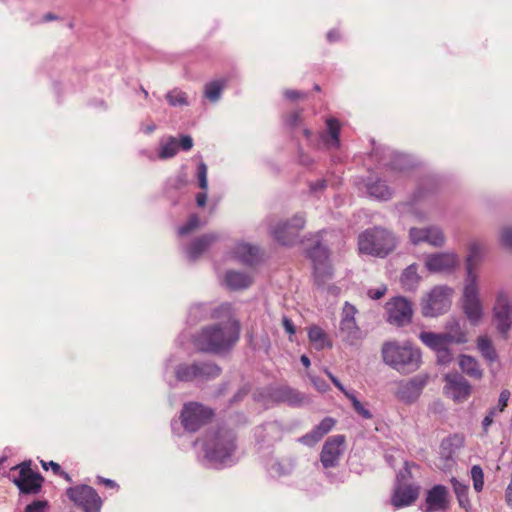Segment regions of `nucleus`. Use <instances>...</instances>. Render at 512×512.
Wrapping results in <instances>:
<instances>
[{"label": "nucleus", "mask_w": 512, "mask_h": 512, "mask_svg": "<svg viewBox=\"0 0 512 512\" xmlns=\"http://www.w3.org/2000/svg\"><path fill=\"white\" fill-rule=\"evenodd\" d=\"M321 439L317 436V434L315 433L314 430H312L311 432L303 435L302 437H300L298 439V441L304 445H307V446H313L315 445L317 442H319Z\"/></svg>", "instance_id": "45"}, {"label": "nucleus", "mask_w": 512, "mask_h": 512, "mask_svg": "<svg viewBox=\"0 0 512 512\" xmlns=\"http://www.w3.org/2000/svg\"><path fill=\"white\" fill-rule=\"evenodd\" d=\"M178 152V142L175 137H169L166 142L160 145L159 158L168 159L174 157Z\"/></svg>", "instance_id": "38"}, {"label": "nucleus", "mask_w": 512, "mask_h": 512, "mask_svg": "<svg viewBox=\"0 0 512 512\" xmlns=\"http://www.w3.org/2000/svg\"><path fill=\"white\" fill-rule=\"evenodd\" d=\"M272 396L276 401L286 402L289 405L295 406L302 404L305 399L302 393L288 386H281L275 389Z\"/></svg>", "instance_id": "25"}, {"label": "nucleus", "mask_w": 512, "mask_h": 512, "mask_svg": "<svg viewBox=\"0 0 512 512\" xmlns=\"http://www.w3.org/2000/svg\"><path fill=\"white\" fill-rule=\"evenodd\" d=\"M226 283L232 289H245L252 283V278L244 273L229 271L226 274Z\"/></svg>", "instance_id": "30"}, {"label": "nucleus", "mask_w": 512, "mask_h": 512, "mask_svg": "<svg viewBox=\"0 0 512 512\" xmlns=\"http://www.w3.org/2000/svg\"><path fill=\"white\" fill-rule=\"evenodd\" d=\"M464 444V437L460 435H452L445 438L441 442L440 450L441 455L446 459H451L453 455L459 450Z\"/></svg>", "instance_id": "28"}, {"label": "nucleus", "mask_w": 512, "mask_h": 512, "mask_svg": "<svg viewBox=\"0 0 512 512\" xmlns=\"http://www.w3.org/2000/svg\"><path fill=\"white\" fill-rule=\"evenodd\" d=\"M344 395L351 401L354 410L362 416L364 419H371V412L366 409L362 403L355 397V395L349 391H344Z\"/></svg>", "instance_id": "40"}, {"label": "nucleus", "mask_w": 512, "mask_h": 512, "mask_svg": "<svg viewBox=\"0 0 512 512\" xmlns=\"http://www.w3.org/2000/svg\"><path fill=\"white\" fill-rule=\"evenodd\" d=\"M421 277L417 273L415 264L409 265L401 275V283L407 290H413L419 283Z\"/></svg>", "instance_id": "34"}, {"label": "nucleus", "mask_w": 512, "mask_h": 512, "mask_svg": "<svg viewBox=\"0 0 512 512\" xmlns=\"http://www.w3.org/2000/svg\"><path fill=\"white\" fill-rule=\"evenodd\" d=\"M308 255L313 262L314 272L317 278L323 279L331 276V266L328 262L329 254L324 246L317 243L311 250H309Z\"/></svg>", "instance_id": "19"}, {"label": "nucleus", "mask_w": 512, "mask_h": 512, "mask_svg": "<svg viewBox=\"0 0 512 512\" xmlns=\"http://www.w3.org/2000/svg\"><path fill=\"white\" fill-rule=\"evenodd\" d=\"M437 357H438V361L442 364H446L448 362H450L451 360V355H450V352L448 350V347H446V351L445 352H437Z\"/></svg>", "instance_id": "53"}, {"label": "nucleus", "mask_w": 512, "mask_h": 512, "mask_svg": "<svg viewBox=\"0 0 512 512\" xmlns=\"http://www.w3.org/2000/svg\"><path fill=\"white\" fill-rule=\"evenodd\" d=\"M494 419L488 415H486L482 421V428H483V432L485 434L488 433V428L489 426L493 423Z\"/></svg>", "instance_id": "58"}, {"label": "nucleus", "mask_w": 512, "mask_h": 512, "mask_svg": "<svg viewBox=\"0 0 512 512\" xmlns=\"http://www.w3.org/2000/svg\"><path fill=\"white\" fill-rule=\"evenodd\" d=\"M477 347L481 352L482 356L490 362H494L497 359L496 351L492 345L491 340L487 336H480L477 340Z\"/></svg>", "instance_id": "36"}, {"label": "nucleus", "mask_w": 512, "mask_h": 512, "mask_svg": "<svg viewBox=\"0 0 512 512\" xmlns=\"http://www.w3.org/2000/svg\"><path fill=\"white\" fill-rule=\"evenodd\" d=\"M67 496L84 512H100L102 500L96 490L88 485H79L67 489Z\"/></svg>", "instance_id": "9"}, {"label": "nucleus", "mask_w": 512, "mask_h": 512, "mask_svg": "<svg viewBox=\"0 0 512 512\" xmlns=\"http://www.w3.org/2000/svg\"><path fill=\"white\" fill-rule=\"evenodd\" d=\"M427 373L417 374L409 379L396 382L395 397L405 404L415 403L429 382Z\"/></svg>", "instance_id": "8"}, {"label": "nucleus", "mask_w": 512, "mask_h": 512, "mask_svg": "<svg viewBox=\"0 0 512 512\" xmlns=\"http://www.w3.org/2000/svg\"><path fill=\"white\" fill-rule=\"evenodd\" d=\"M367 190L369 195L378 199L386 200L391 196V191L389 187L383 181L380 180L368 184Z\"/></svg>", "instance_id": "37"}, {"label": "nucleus", "mask_w": 512, "mask_h": 512, "mask_svg": "<svg viewBox=\"0 0 512 512\" xmlns=\"http://www.w3.org/2000/svg\"><path fill=\"white\" fill-rule=\"evenodd\" d=\"M419 339L423 344L436 352H445L446 347H448L449 344L453 341L458 343L466 341L464 333H461L458 337L454 338L449 333L438 334L433 332H421Z\"/></svg>", "instance_id": "18"}, {"label": "nucleus", "mask_w": 512, "mask_h": 512, "mask_svg": "<svg viewBox=\"0 0 512 512\" xmlns=\"http://www.w3.org/2000/svg\"><path fill=\"white\" fill-rule=\"evenodd\" d=\"M326 131L320 134L321 141L327 148L337 149L340 146V129L341 125L335 118H329L326 120Z\"/></svg>", "instance_id": "23"}, {"label": "nucleus", "mask_w": 512, "mask_h": 512, "mask_svg": "<svg viewBox=\"0 0 512 512\" xmlns=\"http://www.w3.org/2000/svg\"><path fill=\"white\" fill-rule=\"evenodd\" d=\"M198 365L193 364H180L176 367L175 376L179 381L189 382L198 379Z\"/></svg>", "instance_id": "33"}, {"label": "nucleus", "mask_w": 512, "mask_h": 512, "mask_svg": "<svg viewBox=\"0 0 512 512\" xmlns=\"http://www.w3.org/2000/svg\"><path fill=\"white\" fill-rule=\"evenodd\" d=\"M206 200H207V195L206 193H198L197 196H196V202H197V205L200 206V207H203L205 206L206 204Z\"/></svg>", "instance_id": "59"}, {"label": "nucleus", "mask_w": 512, "mask_h": 512, "mask_svg": "<svg viewBox=\"0 0 512 512\" xmlns=\"http://www.w3.org/2000/svg\"><path fill=\"white\" fill-rule=\"evenodd\" d=\"M301 363L306 367L308 368L310 366V359L308 358V356L306 355H302L301 358Z\"/></svg>", "instance_id": "62"}, {"label": "nucleus", "mask_w": 512, "mask_h": 512, "mask_svg": "<svg viewBox=\"0 0 512 512\" xmlns=\"http://www.w3.org/2000/svg\"><path fill=\"white\" fill-rule=\"evenodd\" d=\"M471 477L473 480L474 489L477 492L482 491L484 486V474L482 468L479 465H474L471 468Z\"/></svg>", "instance_id": "42"}, {"label": "nucleus", "mask_w": 512, "mask_h": 512, "mask_svg": "<svg viewBox=\"0 0 512 512\" xmlns=\"http://www.w3.org/2000/svg\"><path fill=\"white\" fill-rule=\"evenodd\" d=\"M510 396H511V393L509 390L504 389L501 391V393L499 395V399H498V406H497L499 412H503L505 410V408L508 405Z\"/></svg>", "instance_id": "46"}, {"label": "nucleus", "mask_w": 512, "mask_h": 512, "mask_svg": "<svg viewBox=\"0 0 512 512\" xmlns=\"http://www.w3.org/2000/svg\"><path fill=\"white\" fill-rule=\"evenodd\" d=\"M308 337L310 342L317 350H322L325 347H331L332 344L327 339V335L319 326H311L308 330Z\"/></svg>", "instance_id": "31"}, {"label": "nucleus", "mask_w": 512, "mask_h": 512, "mask_svg": "<svg viewBox=\"0 0 512 512\" xmlns=\"http://www.w3.org/2000/svg\"><path fill=\"white\" fill-rule=\"evenodd\" d=\"M386 292H387L386 285H381L378 288L369 289L367 294L371 299L377 300V299L382 298L386 294Z\"/></svg>", "instance_id": "49"}, {"label": "nucleus", "mask_w": 512, "mask_h": 512, "mask_svg": "<svg viewBox=\"0 0 512 512\" xmlns=\"http://www.w3.org/2000/svg\"><path fill=\"white\" fill-rule=\"evenodd\" d=\"M356 313L357 309L355 306L348 302L344 304L339 325V335L343 341L350 345H355L363 338L362 331L355 320Z\"/></svg>", "instance_id": "10"}, {"label": "nucleus", "mask_w": 512, "mask_h": 512, "mask_svg": "<svg viewBox=\"0 0 512 512\" xmlns=\"http://www.w3.org/2000/svg\"><path fill=\"white\" fill-rule=\"evenodd\" d=\"M216 239L215 235L206 234L193 240L187 249L189 259L194 261L199 258Z\"/></svg>", "instance_id": "24"}, {"label": "nucleus", "mask_w": 512, "mask_h": 512, "mask_svg": "<svg viewBox=\"0 0 512 512\" xmlns=\"http://www.w3.org/2000/svg\"><path fill=\"white\" fill-rule=\"evenodd\" d=\"M457 255L454 253H436L426 258L425 266L430 272L448 271L456 266Z\"/></svg>", "instance_id": "21"}, {"label": "nucleus", "mask_w": 512, "mask_h": 512, "mask_svg": "<svg viewBox=\"0 0 512 512\" xmlns=\"http://www.w3.org/2000/svg\"><path fill=\"white\" fill-rule=\"evenodd\" d=\"M453 290L447 286H435L422 302V313L436 317L447 312L451 306Z\"/></svg>", "instance_id": "6"}, {"label": "nucleus", "mask_w": 512, "mask_h": 512, "mask_svg": "<svg viewBox=\"0 0 512 512\" xmlns=\"http://www.w3.org/2000/svg\"><path fill=\"white\" fill-rule=\"evenodd\" d=\"M198 365V379L216 378L221 373V368L212 362L196 363Z\"/></svg>", "instance_id": "35"}, {"label": "nucleus", "mask_w": 512, "mask_h": 512, "mask_svg": "<svg viewBox=\"0 0 512 512\" xmlns=\"http://www.w3.org/2000/svg\"><path fill=\"white\" fill-rule=\"evenodd\" d=\"M448 489L443 485H436L430 489L426 496V512L443 511L448 506Z\"/></svg>", "instance_id": "22"}, {"label": "nucleus", "mask_w": 512, "mask_h": 512, "mask_svg": "<svg viewBox=\"0 0 512 512\" xmlns=\"http://www.w3.org/2000/svg\"><path fill=\"white\" fill-rule=\"evenodd\" d=\"M358 246L361 253L384 257L395 249L396 239L388 230L375 227L359 236Z\"/></svg>", "instance_id": "4"}, {"label": "nucleus", "mask_w": 512, "mask_h": 512, "mask_svg": "<svg viewBox=\"0 0 512 512\" xmlns=\"http://www.w3.org/2000/svg\"><path fill=\"white\" fill-rule=\"evenodd\" d=\"M464 444V437L460 435H452L445 438L441 442L440 450L441 455L446 459H451L453 455L459 450Z\"/></svg>", "instance_id": "27"}, {"label": "nucleus", "mask_w": 512, "mask_h": 512, "mask_svg": "<svg viewBox=\"0 0 512 512\" xmlns=\"http://www.w3.org/2000/svg\"><path fill=\"white\" fill-rule=\"evenodd\" d=\"M327 376L330 378L332 383L344 394V391H347L341 382L329 371H326Z\"/></svg>", "instance_id": "56"}, {"label": "nucleus", "mask_w": 512, "mask_h": 512, "mask_svg": "<svg viewBox=\"0 0 512 512\" xmlns=\"http://www.w3.org/2000/svg\"><path fill=\"white\" fill-rule=\"evenodd\" d=\"M226 84L227 80L224 78L215 79L208 82L205 85L204 96H220Z\"/></svg>", "instance_id": "39"}, {"label": "nucleus", "mask_w": 512, "mask_h": 512, "mask_svg": "<svg viewBox=\"0 0 512 512\" xmlns=\"http://www.w3.org/2000/svg\"><path fill=\"white\" fill-rule=\"evenodd\" d=\"M234 256L246 265H254L259 260V249L245 243H239L234 249Z\"/></svg>", "instance_id": "26"}, {"label": "nucleus", "mask_w": 512, "mask_h": 512, "mask_svg": "<svg viewBox=\"0 0 512 512\" xmlns=\"http://www.w3.org/2000/svg\"><path fill=\"white\" fill-rule=\"evenodd\" d=\"M387 321L396 326H405L412 320V304L404 297H394L386 303Z\"/></svg>", "instance_id": "13"}, {"label": "nucleus", "mask_w": 512, "mask_h": 512, "mask_svg": "<svg viewBox=\"0 0 512 512\" xmlns=\"http://www.w3.org/2000/svg\"><path fill=\"white\" fill-rule=\"evenodd\" d=\"M213 415L212 409L197 402H189L184 404L180 419L185 430L196 432L209 423Z\"/></svg>", "instance_id": "7"}, {"label": "nucleus", "mask_w": 512, "mask_h": 512, "mask_svg": "<svg viewBox=\"0 0 512 512\" xmlns=\"http://www.w3.org/2000/svg\"><path fill=\"white\" fill-rule=\"evenodd\" d=\"M41 466L44 470H48L49 468L52 469V471L55 475H57L58 473H61V466L54 461L46 462V461L42 460Z\"/></svg>", "instance_id": "51"}, {"label": "nucleus", "mask_w": 512, "mask_h": 512, "mask_svg": "<svg viewBox=\"0 0 512 512\" xmlns=\"http://www.w3.org/2000/svg\"><path fill=\"white\" fill-rule=\"evenodd\" d=\"M406 475L411 477L410 464L408 462H405L404 471H401L397 476L398 484L392 496V504L397 508L411 505L419 496V486L402 483Z\"/></svg>", "instance_id": "11"}, {"label": "nucleus", "mask_w": 512, "mask_h": 512, "mask_svg": "<svg viewBox=\"0 0 512 512\" xmlns=\"http://www.w3.org/2000/svg\"><path fill=\"white\" fill-rule=\"evenodd\" d=\"M483 246L480 242L473 241L469 245L467 256V283L464 287L462 302L463 310L469 321L476 325L482 317V305L478 296L477 275L474 267L481 255Z\"/></svg>", "instance_id": "3"}, {"label": "nucleus", "mask_w": 512, "mask_h": 512, "mask_svg": "<svg viewBox=\"0 0 512 512\" xmlns=\"http://www.w3.org/2000/svg\"><path fill=\"white\" fill-rule=\"evenodd\" d=\"M506 501H507L508 505L512 507V488L507 487Z\"/></svg>", "instance_id": "61"}, {"label": "nucleus", "mask_w": 512, "mask_h": 512, "mask_svg": "<svg viewBox=\"0 0 512 512\" xmlns=\"http://www.w3.org/2000/svg\"><path fill=\"white\" fill-rule=\"evenodd\" d=\"M181 148L184 151H189L193 147V139L189 135L181 136L180 141L178 143V148Z\"/></svg>", "instance_id": "50"}, {"label": "nucleus", "mask_w": 512, "mask_h": 512, "mask_svg": "<svg viewBox=\"0 0 512 512\" xmlns=\"http://www.w3.org/2000/svg\"><path fill=\"white\" fill-rule=\"evenodd\" d=\"M382 361L401 374L417 371L422 364V354L419 348L406 341H385L381 346Z\"/></svg>", "instance_id": "2"}, {"label": "nucleus", "mask_w": 512, "mask_h": 512, "mask_svg": "<svg viewBox=\"0 0 512 512\" xmlns=\"http://www.w3.org/2000/svg\"><path fill=\"white\" fill-rule=\"evenodd\" d=\"M510 302L504 293H499L494 306L493 322L498 331L506 338L511 327Z\"/></svg>", "instance_id": "16"}, {"label": "nucleus", "mask_w": 512, "mask_h": 512, "mask_svg": "<svg viewBox=\"0 0 512 512\" xmlns=\"http://www.w3.org/2000/svg\"><path fill=\"white\" fill-rule=\"evenodd\" d=\"M345 436L334 435L326 440L320 454V461L324 468L335 467L343 453Z\"/></svg>", "instance_id": "15"}, {"label": "nucleus", "mask_w": 512, "mask_h": 512, "mask_svg": "<svg viewBox=\"0 0 512 512\" xmlns=\"http://www.w3.org/2000/svg\"><path fill=\"white\" fill-rule=\"evenodd\" d=\"M327 39L329 42H336L337 40L340 39V33L339 31L333 29V30H330L328 33H327Z\"/></svg>", "instance_id": "57"}, {"label": "nucleus", "mask_w": 512, "mask_h": 512, "mask_svg": "<svg viewBox=\"0 0 512 512\" xmlns=\"http://www.w3.org/2000/svg\"><path fill=\"white\" fill-rule=\"evenodd\" d=\"M198 180L200 188L206 190L208 187L207 166L204 163H200L198 166Z\"/></svg>", "instance_id": "44"}, {"label": "nucleus", "mask_w": 512, "mask_h": 512, "mask_svg": "<svg viewBox=\"0 0 512 512\" xmlns=\"http://www.w3.org/2000/svg\"><path fill=\"white\" fill-rule=\"evenodd\" d=\"M312 382H313L314 386L317 388V390H319L321 392L327 391L328 385L324 380L315 377L312 379Z\"/></svg>", "instance_id": "52"}, {"label": "nucleus", "mask_w": 512, "mask_h": 512, "mask_svg": "<svg viewBox=\"0 0 512 512\" xmlns=\"http://www.w3.org/2000/svg\"><path fill=\"white\" fill-rule=\"evenodd\" d=\"M235 435L230 430H218L207 436L204 447L208 457L223 461L230 457L235 450Z\"/></svg>", "instance_id": "5"}, {"label": "nucleus", "mask_w": 512, "mask_h": 512, "mask_svg": "<svg viewBox=\"0 0 512 512\" xmlns=\"http://www.w3.org/2000/svg\"><path fill=\"white\" fill-rule=\"evenodd\" d=\"M57 475L63 477L67 482H72L71 476L68 473H66L65 471H63L62 469H61V473H58Z\"/></svg>", "instance_id": "63"}, {"label": "nucleus", "mask_w": 512, "mask_h": 512, "mask_svg": "<svg viewBox=\"0 0 512 512\" xmlns=\"http://www.w3.org/2000/svg\"><path fill=\"white\" fill-rule=\"evenodd\" d=\"M336 424V420L332 417L324 418L313 430L317 434V436L322 439L326 434H328Z\"/></svg>", "instance_id": "41"}, {"label": "nucleus", "mask_w": 512, "mask_h": 512, "mask_svg": "<svg viewBox=\"0 0 512 512\" xmlns=\"http://www.w3.org/2000/svg\"><path fill=\"white\" fill-rule=\"evenodd\" d=\"M451 484L453 486L454 493L456 494L459 506L466 512H470L471 503L468 497V486L458 481L456 478L451 479Z\"/></svg>", "instance_id": "29"}, {"label": "nucleus", "mask_w": 512, "mask_h": 512, "mask_svg": "<svg viewBox=\"0 0 512 512\" xmlns=\"http://www.w3.org/2000/svg\"><path fill=\"white\" fill-rule=\"evenodd\" d=\"M97 480H98L99 483L105 485L108 488H111V489L118 488V484L115 481L111 480V479H106V478H103V477H98Z\"/></svg>", "instance_id": "55"}, {"label": "nucleus", "mask_w": 512, "mask_h": 512, "mask_svg": "<svg viewBox=\"0 0 512 512\" xmlns=\"http://www.w3.org/2000/svg\"><path fill=\"white\" fill-rule=\"evenodd\" d=\"M501 242L505 247L512 248V228L506 227L501 231Z\"/></svg>", "instance_id": "47"}, {"label": "nucleus", "mask_w": 512, "mask_h": 512, "mask_svg": "<svg viewBox=\"0 0 512 512\" xmlns=\"http://www.w3.org/2000/svg\"><path fill=\"white\" fill-rule=\"evenodd\" d=\"M169 103L172 106L187 104L186 98H182V97H179V98H169Z\"/></svg>", "instance_id": "60"}, {"label": "nucleus", "mask_w": 512, "mask_h": 512, "mask_svg": "<svg viewBox=\"0 0 512 512\" xmlns=\"http://www.w3.org/2000/svg\"><path fill=\"white\" fill-rule=\"evenodd\" d=\"M445 381L446 393L450 395L455 402H463L470 396L471 386L463 376L457 373L447 374Z\"/></svg>", "instance_id": "17"}, {"label": "nucleus", "mask_w": 512, "mask_h": 512, "mask_svg": "<svg viewBox=\"0 0 512 512\" xmlns=\"http://www.w3.org/2000/svg\"><path fill=\"white\" fill-rule=\"evenodd\" d=\"M459 366L461 370L468 376L480 379L482 377V370L475 358L467 355H462L459 359Z\"/></svg>", "instance_id": "32"}, {"label": "nucleus", "mask_w": 512, "mask_h": 512, "mask_svg": "<svg viewBox=\"0 0 512 512\" xmlns=\"http://www.w3.org/2000/svg\"><path fill=\"white\" fill-rule=\"evenodd\" d=\"M283 326H284V329L286 330V332L289 333L290 335L295 333L294 324L289 318H287V317L283 318Z\"/></svg>", "instance_id": "54"}, {"label": "nucleus", "mask_w": 512, "mask_h": 512, "mask_svg": "<svg viewBox=\"0 0 512 512\" xmlns=\"http://www.w3.org/2000/svg\"><path fill=\"white\" fill-rule=\"evenodd\" d=\"M285 96H292V97H295V96H303L300 92L298 91H295V90H289L285 93Z\"/></svg>", "instance_id": "64"}, {"label": "nucleus", "mask_w": 512, "mask_h": 512, "mask_svg": "<svg viewBox=\"0 0 512 512\" xmlns=\"http://www.w3.org/2000/svg\"><path fill=\"white\" fill-rule=\"evenodd\" d=\"M46 505L45 501H34L27 505L24 512H45Z\"/></svg>", "instance_id": "48"}, {"label": "nucleus", "mask_w": 512, "mask_h": 512, "mask_svg": "<svg viewBox=\"0 0 512 512\" xmlns=\"http://www.w3.org/2000/svg\"><path fill=\"white\" fill-rule=\"evenodd\" d=\"M212 317L220 321L202 328L195 337L194 344L202 352L218 354L236 344L241 327L231 304L220 305L213 311Z\"/></svg>", "instance_id": "1"}, {"label": "nucleus", "mask_w": 512, "mask_h": 512, "mask_svg": "<svg viewBox=\"0 0 512 512\" xmlns=\"http://www.w3.org/2000/svg\"><path fill=\"white\" fill-rule=\"evenodd\" d=\"M410 239L413 244L427 242L436 247L442 246L445 242V237L442 231L437 227H430L424 229L411 228Z\"/></svg>", "instance_id": "20"}, {"label": "nucleus", "mask_w": 512, "mask_h": 512, "mask_svg": "<svg viewBox=\"0 0 512 512\" xmlns=\"http://www.w3.org/2000/svg\"><path fill=\"white\" fill-rule=\"evenodd\" d=\"M19 474L14 483L24 494H36L40 491L44 478L41 474L34 472L30 463H22L18 466Z\"/></svg>", "instance_id": "14"}, {"label": "nucleus", "mask_w": 512, "mask_h": 512, "mask_svg": "<svg viewBox=\"0 0 512 512\" xmlns=\"http://www.w3.org/2000/svg\"><path fill=\"white\" fill-rule=\"evenodd\" d=\"M199 226V217L195 214L191 215L187 222L178 228V234L185 236L194 231Z\"/></svg>", "instance_id": "43"}, {"label": "nucleus", "mask_w": 512, "mask_h": 512, "mask_svg": "<svg viewBox=\"0 0 512 512\" xmlns=\"http://www.w3.org/2000/svg\"><path fill=\"white\" fill-rule=\"evenodd\" d=\"M304 225V217L295 215L290 220L278 223L271 229V234L278 243L282 245H292L296 242Z\"/></svg>", "instance_id": "12"}]
</instances>
